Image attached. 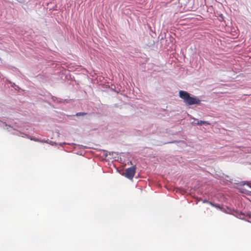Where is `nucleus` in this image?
<instances>
[{
	"instance_id": "1",
	"label": "nucleus",
	"mask_w": 251,
	"mask_h": 251,
	"mask_svg": "<svg viewBox=\"0 0 251 251\" xmlns=\"http://www.w3.org/2000/svg\"><path fill=\"white\" fill-rule=\"evenodd\" d=\"M179 96L183 100L184 102L188 105L195 104H199L201 103V100L199 98L196 97H191L190 94L185 91H179Z\"/></svg>"
},
{
	"instance_id": "2",
	"label": "nucleus",
	"mask_w": 251,
	"mask_h": 251,
	"mask_svg": "<svg viewBox=\"0 0 251 251\" xmlns=\"http://www.w3.org/2000/svg\"><path fill=\"white\" fill-rule=\"evenodd\" d=\"M136 166H134L126 169L124 175L130 180H132L136 172Z\"/></svg>"
},
{
	"instance_id": "3",
	"label": "nucleus",
	"mask_w": 251,
	"mask_h": 251,
	"mask_svg": "<svg viewBox=\"0 0 251 251\" xmlns=\"http://www.w3.org/2000/svg\"><path fill=\"white\" fill-rule=\"evenodd\" d=\"M198 124L199 125H210V124L207 122V121H198Z\"/></svg>"
},
{
	"instance_id": "4",
	"label": "nucleus",
	"mask_w": 251,
	"mask_h": 251,
	"mask_svg": "<svg viewBox=\"0 0 251 251\" xmlns=\"http://www.w3.org/2000/svg\"><path fill=\"white\" fill-rule=\"evenodd\" d=\"M87 113L85 112H78L76 114V116H84L86 115Z\"/></svg>"
},
{
	"instance_id": "5",
	"label": "nucleus",
	"mask_w": 251,
	"mask_h": 251,
	"mask_svg": "<svg viewBox=\"0 0 251 251\" xmlns=\"http://www.w3.org/2000/svg\"><path fill=\"white\" fill-rule=\"evenodd\" d=\"M249 188H250V190H247V189H246L245 188V190H246L248 192H251V187H249Z\"/></svg>"
}]
</instances>
